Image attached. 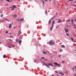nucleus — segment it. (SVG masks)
<instances>
[{"instance_id": "0e129e2a", "label": "nucleus", "mask_w": 76, "mask_h": 76, "mask_svg": "<svg viewBox=\"0 0 76 76\" xmlns=\"http://www.w3.org/2000/svg\"><path fill=\"white\" fill-rule=\"evenodd\" d=\"M1 1H2L3 0H1Z\"/></svg>"}, {"instance_id": "2eb2a0df", "label": "nucleus", "mask_w": 76, "mask_h": 76, "mask_svg": "<svg viewBox=\"0 0 76 76\" xmlns=\"http://www.w3.org/2000/svg\"><path fill=\"white\" fill-rule=\"evenodd\" d=\"M70 38H71V40H72V41H73V42H75V41H73V38L71 37Z\"/></svg>"}, {"instance_id": "412c9836", "label": "nucleus", "mask_w": 76, "mask_h": 76, "mask_svg": "<svg viewBox=\"0 0 76 76\" xmlns=\"http://www.w3.org/2000/svg\"><path fill=\"white\" fill-rule=\"evenodd\" d=\"M56 15H55V16H53V18L54 19V18H56Z\"/></svg>"}, {"instance_id": "bb28decb", "label": "nucleus", "mask_w": 76, "mask_h": 76, "mask_svg": "<svg viewBox=\"0 0 76 76\" xmlns=\"http://www.w3.org/2000/svg\"><path fill=\"white\" fill-rule=\"evenodd\" d=\"M61 75H64V74H63V73L61 72Z\"/></svg>"}, {"instance_id": "9d476101", "label": "nucleus", "mask_w": 76, "mask_h": 76, "mask_svg": "<svg viewBox=\"0 0 76 76\" xmlns=\"http://www.w3.org/2000/svg\"><path fill=\"white\" fill-rule=\"evenodd\" d=\"M18 42H19V44H21L22 43V41L20 40H19Z\"/></svg>"}, {"instance_id": "6e6d98bb", "label": "nucleus", "mask_w": 76, "mask_h": 76, "mask_svg": "<svg viewBox=\"0 0 76 76\" xmlns=\"http://www.w3.org/2000/svg\"><path fill=\"white\" fill-rule=\"evenodd\" d=\"M62 63H64V61H62Z\"/></svg>"}, {"instance_id": "09e8293b", "label": "nucleus", "mask_w": 76, "mask_h": 76, "mask_svg": "<svg viewBox=\"0 0 76 76\" xmlns=\"http://www.w3.org/2000/svg\"><path fill=\"white\" fill-rule=\"evenodd\" d=\"M66 72L67 74H68V72H67V71H66Z\"/></svg>"}, {"instance_id": "ea45409f", "label": "nucleus", "mask_w": 76, "mask_h": 76, "mask_svg": "<svg viewBox=\"0 0 76 76\" xmlns=\"http://www.w3.org/2000/svg\"><path fill=\"white\" fill-rule=\"evenodd\" d=\"M8 40H10V41H12V40L10 39H9Z\"/></svg>"}, {"instance_id": "864d4df0", "label": "nucleus", "mask_w": 76, "mask_h": 76, "mask_svg": "<svg viewBox=\"0 0 76 76\" xmlns=\"http://www.w3.org/2000/svg\"><path fill=\"white\" fill-rule=\"evenodd\" d=\"M58 57H61V56L60 55H59Z\"/></svg>"}, {"instance_id": "72a5a7b5", "label": "nucleus", "mask_w": 76, "mask_h": 76, "mask_svg": "<svg viewBox=\"0 0 76 76\" xmlns=\"http://www.w3.org/2000/svg\"><path fill=\"white\" fill-rule=\"evenodd\" d=\"M59 27V26H58L56 28V29H57V28H58Z\"/></svg>"}, {"instance_id": "a18cd8bd", "label": "nucleus", "mask_w": 76, "mask_h": 76, "mask_svg": "<svg viewBox=\"0 0 76 76\" xmlns=\"http://www.w3.org/2000/svg\"><path fill=\"white\" fill-rule=\"evenodd\" d=\"M75 69V68H72V70H74V69Z\"/></svg>"}, {"instance_id": "338daca9", "label": "nucleus", "mask_w": 76, "mask_h": 76, "mask_svg": "<svg viewBox=\"0 0 76 76\" xmlns=\"http://www.w3.org/2000/svg\"><path fill=\"white\" fill-rule=\"evenodd\" d=\"M52 76H54L53 75H52Z\"/></svg>"}, {"instance_id": "de8ad7c7", "label": "nucleus", "mask_w": 76, "mask_h": 76, "mask_svg": "<svg viewBox=\"0 0 76 76\" xmlns=\"http://www.w3.org/2000/svg\"><path fill=\"white\" fill-rule=\"evenodd\" d=\"M60 51H62V50L60 49Z\"/></svg>"}, {"instance_id": "f704fd0d", "label": "nucleus", "mask_w": 76, "mask_h": 76, "mask_svg": "<svg viewBox=\"0 0 76 76\" xmlns=\"http://www.w3.org/2000/svg\"><path fill=\"white\" fill-rule=\"evenodd\" d=\"M41 58H43V59H44V57H42Z\"/></svg>"}, {"instance_id": "49530a36", "label": "nucleus", "mask_w": 76, "mask_h": 76, "mask_svg": "<svg viewBox=\"0 0 76 76\" xmlns=\"http://www.w3.org/2000/svg\"><path fill=\"white\" fill-rule=\"evenodd\" d=\"M43 4H44V1H43Z\"/></svg>"}, {"instance_id": "cd10ccee", "label": "nucleus", "mask_w": 76, "mask_h": 76, "mask_svg": "<svg viewBox=\"0 0 76 76\" xmlns=\"http://www.w3.org/2000/svg\"><path fill=\"white\" fill-rule=\"evenodd\" d=\"M73 0H68V1H72Z\"/></svg>"}, {"instance_id": "603ef678", "label": "nucleus", "mask_w": 76, "mask_h": 76, "mask_svg": "<svg viewBox=\"0 0 76 76\" xmlns=\"http://www.w3.org/2000/svg\"><path fill=\"white\" fill-rule=\"evenodd\" d=\"M74 27L75 29H76V27H75V26Z\"/></svg>"}, {"instance_id": "774afa93", "label": "nucleus", "mask_w": 76, "mask_h": 76, "mask_svg": "<svg viewBox=\"0 0 76 76\" xmlns=\"http://www.w3.org/2000/svg\"><path fill=\"white\" fill-rule=\"evenodd\" d=\"M51 61H53V60H51Z\"/></svg>"}, {"instance_id": "58836bf2", "label": "nucleus", "mask_w": 76, "mask_h": 76, "mask_svg": "<svg viewBox=\"0 0 76 76\" xmlns=\"http://www.w3.org/2000/svg\"><path fill=\"white\" fill-rule=\"evenodd\" d=\"M55 73H58V72H57V71H55Z\"/></svg>"}, {"instance_id": "c85d7f7f", "label": "nucleus", "mask_w": 76, "mask_h": 76, "mask_svg": "<svg viewBox=\"0 0 76 76\" xmlns=\"http://www.w3.org/2000/svg\"><path fill=\"white\" fill-rule=\"evenodd\" d=\"M54 26H53V24H52V28H53V27Z\"/></svg>"}, {"instance_id": "423d86ee", "label": "nucleus", "mask_w": 76, "mask_h": 76, "mask_svg": "<svg viewBox=\"0 0 76 76\" xmlns=\"http://www.w3.org/2000/svg\"><path fill=\"white\" fill-rule=\"evenodd\" d=\"M13 24V23H12L11 24H10L9 25V28L10 29V28L12 27V24Z\"/></svg>"}, {"instance_id": "a19ab883", "label": "nucleus", "mask_w": 76, "mask_h": 76, "mask_svg": "<svg viewBox=\"0 0 76 76\" xmlns=\"http://www.w3.org/2000/svg\"><path fill=\"white\" fill-rule=\"evenodd\" d=\"M73 35H74V37H76V35L73 34Z\"/></svg>"}, {"instance_id": "f03ea898", "label": "nucleus", "mask_w": 76, "mask_h": 76, "mask_svg": "<svg viewBox=\"0 0 76 76\" xmlns=\"http://www.w3.org/2000/svg\"><path fill=\"white\" fill-rule=\"evenodd\" d=\"M54 42L53 40H51L50 42H49V45H54Z\"/></svg>"}, {"instance_id": "aec40b11", "label": "nucleus", "mask_w": 76, "mask_h": 76, "mask_svg": "<svg viewBox=\"0 0 76 76\" xmlns=\"http://www.w3.org/2000/svg\"><path fill=\"white\" fill-rule=\"evenodd\" d=\"M53 23L52 24H53L54 23H55V21L54 20H53Z\"/></svg>"}, {"instance_id": "a878e982", "label": "nucleus", "mask_w": 76, "mask_h": 76, "mask_svg": "<svg viewBox=\"0 0 76 76\" xmlns=\"http://www.w3.org/2000/svg\"><path fill=\"white\" fill-rule=\"evenodd\" d=\"M5 34H8V31H6L5 32Z\"/></svg>"}, {"instance_id": "13d9d810", "label": "nucleus", "mask_w": 76, "mask_h": 76, "mask_svg": "<svg viewBox=\"0 0 76 76\" xmlns=\"http://www.w3.org/2000/svg\"><path fill=\"white\" fill-rule=\"evenodd\" d=\"M59 74H61V72H59Z\"/></svg>"}, {"instance_id": "5fc2aeb1", "label": "nucleus", "mask_w": 76, "mask_h": 76, "mask_svg": "<svg viewBox=\"0 0 76 76\" xmlns=\"http://www.w3.org/2000/svg\"><path fill=\"white\" fill-rule=\"evenodd\" d=\"M43 64H45H45H45V63H44Z\"/></svg>"}, {"instance_id": "f8f14e48", "label": "nucleus", "mask_w": 76, "mask_h": 76, "mask_svg": "<svg viewBox=\"0 0 76 76\" xmlns=\"http://www.w3.org/2000/svg\"><path fill=\"white\" fill-rule=\"evenodd\" d=\"M16 41H17V43H18V42H19V39H16Z\"/></svg>"}, {"instance_id": "2f4dec72", "label": "nucleus", "mask_w": 76, "mask_h": 76, "mask_svg": "<svg viewBox=\"0 0 76 76\" xmlns=\"http://www.w3.org/2000/svg\"><path fill=\"white\" fill-rule=\"evenodd\" d=\"M43 53L44 54H46V53H45V52H44V51H43Z\"/></svg>"}, {"instance_id": "473e14b6", "label": "nucleus", "mask_w": 76, "mask_h": 76, "mask_svg": "<svg viewBox=\"0 0 76 76\" xmlns=\"http://www.w3.org/2000/svg\"><path fill=\"white\" fill-rule=\"evenodd\" d=\"M12 10H14V8H12L11 9Z\"/></svg>"}, {"instance_id": "79ce46f5", "label": "nucleus", "mask_w": 76, "mask_h": 76, "mask_svg": "<svg viewBox=\"0 0 76 76\" xmlns=\"http://www.w3.org/2000/svg\"><path fill=\"white\" fill-rule=\"evenodd\" d=\"M36 61V60H34V62H35Z\"/></svg>"}, {"instance_id": "20e7f679", "label": "nucleus", "mask_w": 76, "mask_h": 76, "mask_svg": "<svg viewBox=\"0 0 76 76\" xmlns=\"http://www.w3.org/2000/svg\"><path fill=\"white\" fill-rule=\"evenodd\" d=\"M22 34V32H21V31L20 30L18 31V35L19 36V35H20Z\"/></svg>"}, {"instance_id": "4c0bfd02", "label": "nucleus", "mask_w": 76, "mask_h": 76, "mask_svg": "<svg viewBox=\"0 0 76 76\" xmlns=\"http://www.w3.org/2000/svg\"><path fill=\"white\" fill-rule=\"evenodd\" d=\"M66 36H69V34H66Z\"/></svg>"}, {"instance_id": "680f3d73", "label": "nucleus", "mask_w": 76, "mask_h": 76, "mask_svg": "<svg viewBox=\"0 0 76 76\" xmlns=\"http://www.w3.org/2000/svg\"><path fill=\"white\" fill-rule=\"evenodd\" d=\"M0 44H1V42H0Z\"/></svg>"}, {"instance_id": "052dcab7", "label": "nucleus", "mask_w": 76, "mask_h": 76, "mask_svg": "<svg viewBox=\"0 0 76 76\" xmlns=\"http://www.w3.org/2000/svg\"><path fill=\"white\" fill-rule=\"evenodd\" d=\"M57 76H58V74H57Z\"/></svg>"}, {"instance_id": "c9c22d12", "label": "nucleus", "mask_w": 76, "mask_h": 76, "mask_svg": "<svg viewBox=\"0 0 76 76\" xmlns=\"http://www.w3.org/2000/svg\"><path fill=\"white\" fill-rule=\"evenodd\" d=\"M7 47H8L9 48H11V47H10V46H7Z\"/></svg>"}, {"instance_id": "37998d69", "label": "nucleus", "mask_w": 76, "mask_h": 76, "mask_svg": "<svg viewBox=\"0 0 76 76\" xmlns=\"http://www.w3.org/2000/svg\"><path fill=\"white\" fill-rule=\"evenodd\" d=\"M45 1H46V2H47V0H45Z\"/></svg>"}, {"instance_id": "7c9ffc66", "label": "nucleus", "mask_w": 76, "mask_h": 76, "mask_svg": "<svg viewBox=\"0 0 76 76\" xmlns=\"http://www.w3.org/2000/svg\"><path fill=\"white\" fill-rule=\"evenodd\" d=\"M72 6H75V7H76V5H72Z\"/></svg>"}, {"instance_id": "c756f323", "label": "nucleus", "mask_w": 76, "mask_h": 76, "mask_svg": "<svg viewBox=\"0 0 76 76\" xmlns=\"http://www.w3.org/2000/svg\"><path fill=\"white\" fill-rule=\"evenodd\" d=\"M45 13L46 14V15H47L48 14V12H47V10H46V11L45 12Z\"/></svg>"}, {"instance_id": "6ab92c4d", "label": "nucleus", "mask_w": 76, "mask_h": 76, "mask_svg": "<svg viewBox=\"0 0 76 76\" xmlns=\"http://www.w3.org/2000/svg\"><path fill=\"white\" fill-rule=\"evenodd\" d=\"M3 16V14H2L1 15V18H2Z\"/></svg>"}, {"instance_id": "f3484780", "label": "nucleus", "mask_w": 76, "mask_h": 76, "mask_svg": "<svg viewBox=\"0 0 76 76\" xmlns=\"http://www.w3.org/2000/svg\"><path fill=\"white\" fill-rule=\"evenodd\" d=\"M50 29L51 31H52V30H53V27H51L50 28Z\"/></svg>"}, {"instance_id": "dca6fc26", "label": "nucleus", "mask_w": 76, "mask_h": 76, "mask_svg": "<svg viewBox=\"0 0 76 76\" xmlns=\"http://www.w3.org/2000/svg\"><path fill=\"white\" fill-rule=\"evenodd\" d=\"M6 57V56H5V55L3 56V58H5Z\"/></svg>"}, {"instance_id": "f257e3e1", "label": "nucleus", "mask_w": 76, "mask_h": 76, "mask_svg": "<svg viewBox=\"0 0 76 76\" xmlns=\"http://www.w3.org/2000/svg\"><path fill=\"white\" fill-rule=\"evenodd\" d=\"M50 65L51 66H53V65H52V64H51L50 63H49L48 64H45V66H46L47 67H48L49 68H50V67H49V66H50Z\"/></svg>"}, {"instance_id": "c03bdc74", "label": "nucleus", "mask_w": 76, "mask_h": 76, "mask_svg": "<svg viewBox=\"0 0 76 76\" xmlns=\"http://www.w3.org/2000/svg\"><path fill=\"white\" fill-rule=\"evenodd\" d=\"M10 38H13V36H10Z\"/></svg>"}, {"instance_id": "4be33fe9", "label": "nucleus", "mask_w": 76, "mask_h": 76, "mask_svg": "<svg viewBox=\"0 0 76 76\" xmlns=\"http://www.w3.org/2000/svg\"><path fill=\"white\" fill-rule=\"evenodd\" d=\"M53 19H54V18H53V17H52V18H51V19H50V20H53Z\"/></svg>"}, {"instance_id": "3c124183", "label": "nucleus", "mask_w": 76, "mask_h": 76, "mask_svg": "<svg viewBox=\"0 0 76 76\" xmlns=\"http://www.w3.org/2000/svg\"><path fill=\"white\" fill-rule=\"evenodd\" d=\"M45 61V60H47V59H44Z\"/></svg>"}, {"instance_id": "6e6552de", "label": "nucleus", "mask_w": 76, "mask_h": 76, "mask_svg": "<svg viewBox=\"0 0 76 76\" xmlns=\"http://www.w3.org/2000/svg\"><path fill=\"white\" fill-rule=\"evenodd\" d=\"M13 7H14V8H16V6H15V5H14L13 7H10L9 8V9H10V8H13Z\"/></svg>"}, {"instance_id": "8fccbe9b", "label": "nucleus", "mask_w": 76, "mask_h": 76, "mask_svg": "<svg viewBox=\"0 0 76 76\" xmlns=\"http://www.w3.org/2000/svg\"><path fill=\"white\" fill-rule=\"evenodd\" d=\"M9 34H10V35H11V34H12V33H10Z\"/></svg>"}, {"instance_id": "ddd939ff", "label": "nucleus", "mask_w": 76, "mask_h": 76, "mask_svg": "<svg viewBox=\"0 0 76 76\" xmlns=\"http://www.w3.org/2000/svg\"><path fill=\"white\" fill-rule=\"evenodd\" d=\"M6 1H8V2H11V1H12V0L11 1H9V0H7Z\"/></svg>"}, {"instance_id": "4468645a", "label": "nucleus", "mask_w": 76, "mask_h": 76, "mask_svg": "<svg viewBox=\"0 0 76 76\" xmlns=\"http://www.w3.org/2000/svg\"><path fill=\"white\" fill-rule=\"evenodd\" d=\"M65 32H67V31H68V30L66 29H65Z\"/></svg>"}, {"instance_id": "e433bc0d", "label": "nucleus", "mask_w": 76, "mask_h": 76, "mask_svg": "<svg viewBox=\"0 0 76 76\" xmlns=\"http://www.w3.org/2000/svg\"><path fill=\"white\" fill-rule=\"evenodd\" d=\"M75 76H76V74H73Z\"/></svg>"}, {"instance_id": "bf43d9fd", "label": "nucleus", "mask_w": 76, "mask_h": 76, "mask_svg": "<svg viewBox=\"0 0 76 76\" xmlns=\"http://www.w3.org/2000/svg\"><path fill=\"white\" fill-rule=\"evenodd\" d=\"M74 26H76V24H75V25H74Z\"/></svg>"}, {"instance_id": "7ed1b4c3", "label": "nucleus", "mask_w": 76, "mask_h": 76, "mask_svg": "<svg viewBox=\"0 0 76 76\" xmlns=\"http://www.w3.org/2000/svg\"><path fill=\"white\" fill-rule=\"evenodd\" d=\"M54 64H55L56 66H57L59 67H60L61 66V64H58L57 62H54Z\"/></svg>"}, {"instance_id": "a211bd4d", "label": "nucleus", "mask_w": 76, "mask_h": 76, "mask_svg": "<svg viewBox=\"0 0 76 76\" xmlns=\"http://www.w3.org/2000/svg\"><path fill=\"white\" fill-rule=\"evenodd\" d=\"M51 20H50L49 21V25H50V23H51Z\"/></svg>"}, {"instance_id": "5701e85b", "label": "nucleus", "mask_w": 76, "mask_h": 76, "mask_svg": "<svg viewBox=\"0 0 76 76\" xmlns=\"http://www.w3.org/2000/svg\"><path fill=\"white\" fill-rule=\"evenodd\" d=\"M5 19L6 20H7V21H8V22H9V20H8L7 19L5 18Z\"/></svg>"}, {"instance_id": "0eeeda50", "label": "nucleus", "mask_w": 76, "mask_h": 76, "mask_svg": "<svg viewBox=\"0 0 76 76\" xmlns=\"http://www.w3.org/2000/svg\"><path fill=\"white\" fill-rule=\"evenodd\" d=\"M12 16L14 18H17V15L16 14L13 15Z\"/></svg>"}, {"instance_id": "4d7b16f0", "label": "nucleus", "mask_w": 76, "mask_h": 76, "mask_svg": "<svg viewBox=\"0 0 76 76\" xmlns=\"http://www.w3.org/2000/svg\"><path fill=\"white\" fill-rule=\"evenodd\" d=\"M2 22H4V21H3V20H2Z\"/></svg>"}, {"instance_id": "393cba45", "label": "nucleus", "mask_w": 76, "mask_h": 76, "mask_svg": "<svg viewBox=\"0 0 76 76\" xmlns=\"http://www.w3.org/2000/svg\"><path fill=\"white\" fill-rule=\"evenodd\" d=\"M73 20H72V21H71V22L72 23H73Z\"/></svg>"}, {"instance_id": "b1692460", "label": "nucleus", "mask_w": 76, "mask_h": 76, "mask_svg": "<svg viewBox=\"0 0 76 76\" xmlns=\"http://www.w3.org/2000/svg\"><path fill=\"white\" fill-rule=\"evenodd\" d=\"M69 21H70V20H66V22H69Z\"/></svg>"}, {"instance_id": "69168bd1", "label": "nucleus", "mask_w": 76, "mask_h": 76, "mask_svg": "<svg viewBox=\"0 0 76 76\" xmlns=\"http://www.w3.org/2000/svg\"><path fill=\"white\" fill-rule=\"evenodd\" d=\"M42 1V2H43V1Z\"/></svg>"}, {"instance_id": "9b49d317", "label": "nucleus", "mask_w": 76, "mask_h": 76, "mask_svg": "<svg viewBox=\"0 0 76 76\" xmlns=\"http://www.w3.org/2000/svg\"><path fill=\"white\" fill-rule=\"evenodd\" d=\"M62 22V21L61 20H59L58 21V23H61Z\"/></svg>"}, {"instance_id": "39448f33", "label": "nucleus", "mask_w": 76, "mask_h": 76, "mask_svg": "<svg viewBox=\"0 0 76 76\" xmlns=\"http://www.w3.org/2000/svg\"><path fill=\"white\" fill-rule=\"evenodd\" d=\"M19 20V21H20V22H23V19L22 18L21 20Z\"/></svg>"}, {"instance_id": "1a4fd4ad", "label": "nucleus", "mask_w": 76, "mask_h": 76, "mask_svg": "<svg viewBox=\"0 0 76 76\" xmlns=\"http://www.w3.org/2000/svg\"><path fill=\"white\" fill-rule=\"evenodd\" d=\"M61 47L63 48H65V46L64 45H62L61 46Z\"/></svg>"}, {"instance_id": "e2e57ef3", "label": "nucleus", "mask_w": 76, "mask_h": 76, "mask_svg": "<svg viewBox=\"0 0 76 76\" xmlns=\"http://www.w3.org/2000/svg\"><path fill=\"white\" fill-rule=\"evenodd\" d=\"M75 68H76V66H75Z\"/></svg>"}]
</instances>
